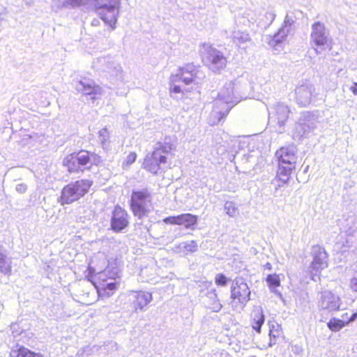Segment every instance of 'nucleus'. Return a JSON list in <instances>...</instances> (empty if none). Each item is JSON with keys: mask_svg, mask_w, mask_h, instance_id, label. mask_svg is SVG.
Segmentation results:
<instances>
[{"mask_svg": "<svg viewBox=\"0 0 357 357\" xmlns=\"http://www.w3.org/2000/svg\"><path fill=\"white\" fill-rule=\"evenodd\" d=\"M237 84L229 82L218 93V98L215 100L214 108L211 112V116H214L212 123H218L223 119L231 110V109L237 104L243 96L238 91Z\"/></svg>", "mask_w": 357, "mask_h": 357, "instance_id": "f257e3e1", "label": "nucleus"}, {"mask_svg": "<svg viewBox=\"0 0 357 357\" xmlns=\"http://www.w3.org/2000/svg\"><path fill=\"white\" fill-rule=\"evenodd\" d=\"M205 77V73L200 66L193 63H187L180 67L176 74L171 76L170 91L176 93H183L181 85L177 83L182 82L185 85L192 83L199 84Z\"/></svg>", "mask_w": 357, "mask_h": 357, "instance_id": "f03ea898", "label": "nucleus"}, {"mask_svg": "<svg viewBox=\"0 0 357 357\" xmlns=\"http://www.w3.org/2000/svg\"><path fill=\"white\" fill-rule=\"evenodd\" d=\"M333 39L330 31L324 23L319 21L314 22L311 26L310 44L317 54L331 49Z\"/></svg>", "mask_w": 357, "mask_h": 357, "instance_id": "7ed1b4c3", "label": "nucleus"}, {"mask_svg": "<svg viewBox=\"0 0 357 357\" xmlns=\"http://www.w3.org/2000/svg\"><path fill=\"white\" fill-rule=\"evenodd\" d=\"M152 196L151 192L146 189L134 190L130 197V208L138 219L147 217L152 210Z\"/></svg>", "mask_w": 357, "mask_h": 357, "instance_id": "20e7f679", "label": "nucleus"}, {"mask_svg": "<svg viewBox=\"0 0 357 357\" xmlns=\"http://www.w3.org/2000/svg\"><path fill=\"white\" fill-rule=\"evenodd\" d=\"M92 184L93 181L89 179H81L68 183L62 189L58 202L63 206L72 204L84 196Z\"/></svg>", "mask_w": 357, "mask_h": 357, "instance_id": "39448f33", "label": "nucleus"}, {"mask_svg": "<svg viewBox=\"0 0 357 357\" xmlns=\"http://www.w3.org/2000/svg\"><path fill=\"white\" fill-rule=\"evenodd\" d=\"M202 62L211 71L220 73L225 68L227 60L223 52L209 43H203L199 50Z\"/></svg>", "mask_w": 357, "mask_h": 357, "instance_id": "423d86ee", "label": "nucleus"}, {"mask_svg": "<svg viewBox=\"0 0 357 357\" xmlns=\"http://www.w3.org/2000/svg\"><path fill=\"white\" fill-rule=\"evenodd\" d=\"M121 0H96L95 10L105 22L114 29L119 17Z\"/></svg>", "mask_w": 357, "mask_h": 357, "instance_id": "0eeeda50", "label": "nucleus"}, {"mask_svg": "<svg viewBox=\"0 0 357 357\" xmlns=\"http://www.w3.org/2000/svg\"><path fill=\"white\" fill-rule=\"evenodd\" d=\"M294 20L287 15L283 24L278 31L273 36L267 37L269 46L273 48L276 54L280 53L284 49L288 35L291 34L294 30Z\"/></svg>", "mask_w": 357, "mask_h": 357, "instance_id": "6e6552de", "label": "nucleus"}, {"mask_svg": "<svg viewBox=\"0 0 357 357\" xmlns=\"http://www.w3.org/2000/svg\"><path fill=\"white\" fill-rule=\"evenodd\" d=\"M90 152L81 150L68 155L63 160V165L70 172H83L90 168Z\"/></svg>", "mask_w": 357, "mask_h": 357, "instance_id": "1a4fd4ad", "label": "nucleus"}, {"mask_svg": "<svg viewBox=\"0 0 357 357\" xmlns=\"http://www.w3.org/2000/svg\"><path fill=\"white\" fill-rule=\"evenodd\" d=\"M317 123L318 116L314 113L302 112L295 126L294 136L298 138L302 137L305 133L317 128Z\"/></svg>", "mask_w": 357, "mask_h": 357, "instance_id": "9d476101", "label": "nucleus"}, {"mask_svg": "<svg viewBox=\"0 0 357 357\" xmlns=\"http://www.w3.org/2000/svg\"><path fill=\"white\" fill-rule=\"evenodd\" d=\"M311 255L312 257V261L310 264L312 279L315 281L314 277L328 266V254L323 247L316 245L312 246Z\"/></svg>", "mask_w": 357, "mask_h": 357, "instance_id": "9b49d317", "label": "nucleus"}, {"mask_svg": "<svg viewBox=\"0 0 357 357\" xmlns=\"http://www.w3.org/2000/svg\"><path fill=\"white\" fill-rule=\"evenodd\" d=\"M250 290L243 278H236L233 280L231 287V298L234 301L237 300L239 303L245 306L250 299Z\"/></svg>", "mask_w": 357, "mask_h": 357, "instance_id": "f8f14e48", "label": "nucleus"}, {"mask_svg": "<svg viewBox=\"0 0 357 357\" xmlns=\"http://www.w3.org/2000/svg\"><path fill=\"white\" fill-rule=\"evenodd\" d=\"M129 225L128 212L119 206H116L112 211L110 227L114 232H122Z\"/></svg>", "mask_w": 357, "mask_h": 357, "instance_id": "ddd939ff", "label": "nucleus"}, {"mask_svg": "<svg viewBox=\"0 0 357 357\" xmlns=\"http://www.w3.org/2000/svg\"><path fill=\"white\" fill-rule=\"evenodd\" d=\"M76 90L82 93L86 96H90V99L93 102L95 100L98 98L102 93V88L96 84L95 82L87 78H84L79 80L75 84Z\"/></svg>", "mask_w": 357, "mask_h": 357, "instance_id": "4468645a", "label": "nucleus"}, {"mask_svg": "<svg viewBox=\"0 0 357 357\" xmlns=\"http://www.w3.org/2000/svg\"><path fill=\"white\" fill-rule=\"evenodd\" d=\"M340 304V297L331 291H322L318 298L319 307L328 312L339 310Z\"/></svg>", "mask_w": 357, "mask_h": 357, "instance_id": "2eb2a0df", "label": "nucleus"}, {"mask_svg": "<svg viewBox=\"0 0 357 357\" xmlns=\"http://www.w3.org/2000/svg\"><path fill=\"white\" fill-rule=\"evenodd\" d=\"M116 278H119L118 273L109 269H105L104 271L98 273V279L101 281L100 284V288L108 296L112 294L113 291L117 289L119 284L116 280Z\"/></svg>", "mask_w": 357, "mask_h": 357, "instance_id": "dca6fc26", "label": "nucleus"}, {"mask_svg": "<svg viewBox=\"0 0 357 357\" xmlns=\"http://www.w3.org/2000/svg\"><path fill=\"white\" fill-rule=\"evenodd\" d=\"M166 162V156L159 153L158 151L153 150L151 153L146 155L143 163V167L151 173L157 174L158 172L162 169V166Z\"/></svg>", "mask_w": 357, "mask_h": 357, "instance_id": "f3484780", "label": "nucleus"}, {"mask_svg": "<svg viewBox=\"0 0 357 357\" xmlns=\"http://www.w3.org/2000/svg\"><path fill=\"white\" fill-rule=\"evenodd\" d=\"M314 91V86L311 84H304L297 86L295 89L296 103L301 107L307 106L311 102Z\"/></svg>", "mask_w": 357, "mask_h": 357, "instance_id": "a211bd4d", "label": "nucleus"}, {"mask_svg": "<svg viewBox=\"0 0 357 357\" xmlns=\"http://www.w3.org/2000/svg\"><path fill=\"white\" fill-rule=\"evenodd\" d=\"M163 221L166 224L184 225L185 228H192L197 222V217L191 213H183L176 216H169Z\"/></svg>", "mask_w": 357, "mask_h": 357, "instance_id": "6ab92c4d", "label": "nucleus"}, {"mask_svg": "<svg viewBox=\"0 0 357 357\" xmlns=\"http://www.w3.org/2000/svg\"><path fill=\"white\" fill-rule=\"evenodd\" d=\"M269 115L271 118H275L280 126H283L289 118L290 110L289 107L283 103L278 102L275 105L268 107Z\"/></svg>", "mask_w": 357, "mask_h": 357, "instance_id": "aec40b11", "label": "nucleus"}, {"mask_svg": "<svg viewBox=\"0 0 357 357\" xmlns=\"http://www.w3.org/2000/svg\"><path fill=\"white\" fill-rule=\"evenodd\" d=\"M132 305L135 311H144L146 310L145 307L153 299L151 293L143 291H132Z\"/></svg>", "mask_w": 357, "mask_h": 357, "instance_id": "412c9836", "label": "nucleus"}, {"mask_svg": "<svg viewBox=\"0 0 357 357\" xmlns=\"http://www.w3.org/2000/svg\"><path fill=\"white\" fill-rule=\"evenodd\" d=\"M275 155L280 163L295 166L296 162L295 147H282L280 150L276 151Z\"/></svg>", "mask_w": 357, "mask_h": 357, "instance_id": "4be33fe9", "label": "nucleus"}, {"mask_svg": "<svg viewBox=\"0 0 357 357\" xmlns=\"http://www.w3.org/2000/svg\"><path fill=\"white\" fill-rule=\"evenodd\" d=\"M175 148V139L169 136H165L155 144L154 151H158L159 153L165 155V154L170 153Z\"/></svg>", "mask_w": 357, "mask_h": 357, "instance_id": "5701e85b", "label": "nucleus"}, {"mask_svg": "<svg viewBox=\"0 0 357 357\" xmlns=\"http://www.w3.org/2000/svg\"><path fill=\"white\" fill-rule=\"evenodd\" d=\"M231 38L236 45L243 49H245L249 44L252 43L249 33L244 31H233Z\"/></svg>", "mask_w": 357, "mask_h": 357, "instance_id": "b1692460", "label": "nucleus"}, {"mask_svg": "<svg viewBox=\"0 0 357 357\" xmlns=\"http://www.w3.org/2000/svg\"><path fill=\"white\" fill-rule=\"evenodd\" d=\"M251 317L253 329L255 330L256 332L260 333L261 326L264 324L265 320L262 308L259 306L255 307L252 312Z\"/></svg>", "mask_w": 357, "mask_h": 357, "instance_id": "393cba45", "label": "nucleus"}, {"mask_svg": "<svg viewBox=\"0 0 357 357\" xmlns=\"http://www.w3.org/2000/svg\"><path fill=\"white\" fill-rule=\"evenodd\" d=\"M294 167V165H284L279 162L277 177L282 184H284L288 181L291 171Z\"/></svg>", "mask_w": 357, "mask_h": 357, "instance_id": "a878e982", "label": "nucleus"}, {"mask_svg": "<svg viewBox=\"0 0 357 357\" xmlns=\"http://www.w3.org/2000/svg\"><path fill=\"white\" fill-rule=\"evenodd\" d=\"M266 280L271 291L282 298V295L281 292L277 289V288L280 286V279L279 275L275 273L269 274L267 275Z\"/></svg>", "mask_w": 357, "mask_h": 357, "instance_id": "bb28decb", "label": "nucleus"}, {"mask_svg": "<svg viewBox=\"0 0 357 357\" xmlns=\"http://www.w3.org/2000/svg\"><path fill=\"white\" fill-rule=\"evenodd\" d=\"M210 300L211 303H209V308L215 312H218L221 310L222 305L220 303V301L218 299L217 294L215 293V290H212L208 293L207 296Z\"/></svg>", "mask_w": 357, "mask_h": 357, "instance_id": "cd10ccee", "label": "nucleus"}, {"mask_svg": "<svg viewBox=\"0 0 357 357\" xmlns=\"http://www.w3.org/2000/svg\"><path fill=\"white\" fill-rule=\"evenodd\" d=\"M112 77H121L122 69L121 66L116 63L113 58H111L109 64L108 66V70H105Z\"/></svg>", "mask_w": 357, "mask_h": 357, "instance_id": "c85d7f7f", "label": "nucleus"}, {"mask_svg": "<svg viewBox=\"0 0 357 357\" xmlns=\"http://www.w3.org/2000/svg\"><path fill=\"white\" fill-rule=\"evenodd\" d=\"M10 356L11 357H42L24 347H21L16 350H12Z\"/></svg>", "mask_w": 357, "mask_h": 357, "instance_id": "c756f323", "label": "nucleus"}, {"mask_svg": "<svg viewBox=\"0 0 357 357\" xmlns=\"http://www.w3.org/2000/svg\"><path fill=\"white\" fill-rule=\"evenodd\" d=\"M111 58V56H102L96 59V60L93 63V67L97 70L102 72L108 70V66L109 64Z\"/></svg>", "mask_w": 357, "mask_h": 357, "instance_id": "7c9ffc66", "label": "nucleus"}, {"mask_svg": "<svg viewBox=\"0 0 357 357\" xmlns=\"http://www.w3.org/2000/svg\"><path fill=\"white\" fill-rule=\"evenodd\" d=\"M348 322H346L343 320L337 319V318H332L330 319V321L328 322L327 325L328 327L332 331H339L341 330Z\"/></svg>", "mask_w": 357, "mask_h": 357, "instance_id": "2f4dec72", "label": "nucleus"}, {"mask_svg": "<svg viewBox=\"0 0 357 357\" xmlns=\"http://www.w3.org/2000/svg\"><path fill=\"white\" fill-rule=\"evenodd\" d=\"M0 270L5 275H9L11 272L10 261L3 253H0Z\"/></svg>", "mask_w": 357, "mask_h": 357, "instance_id": "473e14b6", "label": "nucleus"}, {"mask_svg": "<svg viewBox=\"0 0 357 357\" xmlns=\"http://www.w3.org/2000/svg\"><path fill=\"white\" fill-rule=\"evenodd\" d=\"M109 134L106 128H102L98 132V140L102 148L107 149L109 144Z\"/></svg>", "mask_w": 357, "mask_h": 357, "instance_id": "72a5a7b5", "label": "nucleus"}, {"mask_svg": "<svg viewBox=\"0 0 357 357\" xmlns=\"http://www.w3.org/2000/svg\"><path fill=\"white\" fill-rule=\"evenodd\" d=\"M247 19V23L245 22H242L243 25L245 26H250L251 24H254L257 22V15L256 13L251 10H246L243 14V19Z\"/></svg>", "mask_w": 357, "mask_h": 357, "instance_id": "f704fd0d", "label": "nucleus"}, {"mask_svg": "<svg viewBox=\"0 0 357 357\" xmlns=\"http://www.w3.org/2000/svg\"><path fill=\"white\" fill-rule=\"evenodd\" d=\"M180 248L184 250V251L195 252L197 250V243L195 241H190L189 242H183L179 245Z\"/></svg>", "mask_w": 357, "mask_h": 357, "instance_id": "c9c22d12", "label": "nucleus"}, {"mask_svg": "<svg viewBox=\"0 0 357 357\" xmlns=\"http://www.w3.org/2000/svg\"><path fill=\"white\" fill-rule=\"evenodd\" d=\"M224 210L229 216L234 217L237 211V208L234 202L227 201L225 204Z\"/></svg>", "mask_w": 357, "mask_h": 357, "instance_id": "e433bc0d", "label": "nucleus"}, {"mask_svg": "<svg viewBox=\"0 0 357 357\" xmlns=\"http://www.w3.org/2000/svg\"><path fill=\"white\" fill-rule=\"evenodd\" d=\"M354 273L350 280V287L352 291L357 292V265L353 268Z\"/></svg>", "mask_w": 357, "mask_h": 357, "instance_id": "4c0bfd02", "label": "nucleus"}, {"mask_svg": "<svg viewBox=\"0 0 357 357\" xmlns=\"http://www.w3.org/2000/svg\"><path fill=\"white\" fill-rule=\"evenodd\" d=\"M229 279L222 273L217 274L215 278V282L217 285L225 286Z\"/></svg>", "mask_w": 357, "mask_h": 357, "instance_id": "58836bf2", "label": "nucleus"}, {"mask_svg": "<svg viewBox=\"0 0 357 357\" xmlns=\"http://www.w3.org/2000/svg\"><path fill=\"white\" fill-rule=\"evenodd\" d=\"M275 16L276 15L273 11L266 12L264 16L266 21L265 22L264 25L267 26H270L274 21Z\"/></svg>", "mask_w": 357, "mask_h": 357, "instance_id": "ea45409f", "label": "nucleus"}, {"mask_svg": "<svg viewBox=\"0 0 357 357\" xmlns=\"http://www.w3.org/2000/svg\"><path fill=\"white\" fill-rule=\"evenodd\" d=\"M101 157L96 153H90V167L92 165H98L102 162Z\"/></svg>", "mask_w": 357, "mask_h": 357, "instance_id": "a19ab883", "label": "nucleus"}, {"mask_svg": "<svg viewBox=\"0 0 357 357\" xmlns=\"http://www.w3.org/2000/svg\"><path fill=\"white\" fill-rule=\"evenodd\" d=\"M66 1L64 0H53L52 1V8L59 10L62 8H66Z\"/></svg>", "mask_w": 357, "mask_h": 357, "instance_id": "79ce46f5", "label": "nucleus"}, {"mask_svg": "<svg viewBox=\"0 0 357 357\" xmlns=\"http://www.w3.org/2000/svg\"><path fill=\"white\" fill-rule=\"evenodd\" d=\"M136 158H137V155H136L135 153H134V152L130 153L127 155L126 159V165H130L131 164H132L136 160Z\"/></svg>", "mask_w": 357, "mask_h": 357, "instance_id": "37998d69", "label": "nucleus"}, {"mask_svg": "<svg viewBox=\"0 0 357 357\" xmlns=\"http://www.w3.org/2000/svg\"><path fill=\"white\" fill-rule=\"evenodd\" d=\"M15 190L19 193L23 194L27 190V185L25 183H19L16 185Z\"/></svg>", "mask_w": 357, "mask_h": 357, "instance_id": "c03bdc74", "label": "nucleus"}, {"mask_svg": "<svg viewBox=\"0 0 357 357\" xmlns=\"http://www.w3.org/2000/svg\"><path fill=\"white\" fill-rule=\"evenodd\" d=\"M350 89L354 95L357 96V82H354Z\"/></svg>", "mask_w": 357, "mask_h": 357, "instance_id": "a18cd8bd", "label": "nucleus"}, {"mask_svg": "<svg viewBox=\"0 0 357 357\" xmlns=\"http://www.w3.org/2000/svg\"><path fill=\"white\" fill-rule=\"evenodd\" d=\"M272 336H273V337H275V335H273V334L272 333V331H271V332H270V342H269V344H268V346H269V347H272L273 344H275V342H273V340H272Z\"/></svg>", "mask_w": 357, "mask_h": 357, "instance_id": "49530a36", "label": "nucleus"}, {"mask_svg": "<svg viewBox=\"0 0 357 357\" xmlns=\"http://www.w3.org/2000/svg\"><path fill=\"white\" fill-rule=\"evenodd\" d=\"M100 24V20L98 19H93L91 22V25L92 26H98Z\"/></svg>", "mask_w": 357, "mask_h": 357, "instance_id": "de8ad7c7", "label": "nucleus"}, {"mask_svg": "<svg viewBox=\"0 0 357 357\" xmlns=\"http://www.w3.org/2000/svg\"><path fill=\"white\" fill-rule=\"evenodd\" d=\"M237 22L239 23V24H243V22H245L247 23V19L246 18H244L243 19V15L241 17H238V19H237Z\"/></svg>", "mask_w": 357, "mask_h": 357, "instance_id": "09e8293b", "label": "nucleus"}, {"mask_svg": "<svg viewBox=\"0 0 357 357\" xmlns=\"http://www.w3.org/2000/svg\"><path fill=\"white\" fill-rule=\"evenodd\" d=\"M264 267L265 269H267V270H271L272 269V265L269 262L266 263L265 265L264 266Z\"/></svg>", "mask_w": 357, "mask_h": 357, "instance_id": "8fccbe9b", "label": "nucleus"}, {"mask_svg": "<svg viewBox=\"0 0 357 357\" xmlns=\"http://www.w3.org/2000/svg\"><path fill=\"white\" fill-rule=\"evenodd\" d=\"M356 316H357L356 314H355V313L353 314L347 322H350V321H354L356 319Z\"/></svg>", "mask_w": 357, "mask_h": 357, "instance_id": "3c124183", "label": "nucleus"}, {"mask_svg": "<svg viewBox=\"0 0 357 357\" xmlns=\"http://www.w3.org/2000/svg\"><path fill=\"white\" fill-rule=\"evenodd\" d=\"M250 157H251V156H250V155H248L247 156V160H248L250 159Z\"/></svg>", "mask_w": 357, "mask_h": 357, "instance_id": "603ef678", "label": "nucleus"}]
</instances>
